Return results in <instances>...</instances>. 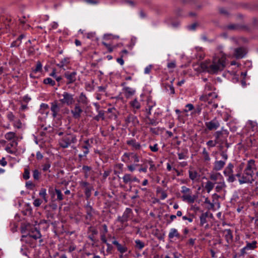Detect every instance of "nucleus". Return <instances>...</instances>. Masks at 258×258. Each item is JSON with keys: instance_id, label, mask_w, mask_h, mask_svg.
<instances>
[{"instance_id": "1", "label": "nucleus", "mask_w": 258, "mask_h": 258, "mask_svg": "<svg viewBox=\"0 0 258 258\" xmlns=\"http://www.w3.org/2000/svg\"><path fill=\"white\" fill-rule=\"evenodd\" d=\"M226 55L221 53L219 56L213 58L212 62L206 60L202 62L200 67L203 71H206L211 74H217L219 71H222L226 66Z\"/></svg>"}, {"instance_id": "2", "label": "nucleus", "mask_w": 258, "mask_h": 258, "mask_svg": "<svg viewBox=\"0 0 258 258\" xmlns=\"http://www.w3.org/2000/svg\"><path fill=\"white\" fill-rule=\"evenodd\" d=\"M254 173H252L244 169L242 175L240 173H238L235 175V176L239 178L238 181L240 184L244 183L251 184L254 181Z\"/></svg>"}, {"instance_id": "3", "label": "nucleus", "mask_w": 258, "mask_h": 258, "mask_svg": "<svg viewBox=\"0 0 258 258\" xmlns=\"http://www.w3.org/2000/svg\"><path fill=\"white\" fill-rule=\"evenodd\" d=\"M77 141L76 136L69 134L64 135L59 140V145L63 148H67L72 144L76 143Z\"/></svg>"}, {"instance_id": "4", "label": "nucleus", "mask_w": 258, "mask_h": 258, "mask_svg": "<svg viewBox=\"0 0 258 258\" xmlns=\"http://www.w3.org/2000/svg\"><path fill=\"white\" fill-rule=\"evenodd\" d=\"M74 95L68 92H63L61 94H58V97L59 98V102L64 105L71 106L75 103Z\"/></svg>"}, {"instance_id": "5", "label": "nucleus", "mask_w": 258, "mask_h": 258, "mask_svg": "<svg viewBox=\"0 0 258 258\" xmlns=\"http://www.w3.org/2000/svg\"><path fill=\"white\" fill-rule=\"evenodd\" d=\"M181 192L183 194L181 196V199L183 201H186L190 204H193L196 199V197L192 195V192L189 188L185 186L181 187Z\"/></svg>"}, {"instance_id": "6", "label": "nucleus", "mask_w": 258, "mask_h": 258, "mask_svg": "<svg viewBox=\"0 0 258 258\" xmlns=\"http://www.w3.org/2000/svg\"><path fill=\"white\" fill-rule=\"evenodd\" d=\"M228 135L229 132L228 130L224 129V127H222L220 131H216L214 134L215 139H216L220 144H222L226 141V138Z\"/></svg>"}, {"instance_id": "7", "label": "nucleus", "mask_w": 258, "mask_h": 258, "mask_svg": "<svg viewBox=\"0 0 258 258\" xmlns=\"http://www.w3.org/2000/svg\"><path fill=\"white\" fill-rule=\"evenodd\" d=\"M133 214L132 210L131 208H126L123 213L122 215L117 217V221L120 223H124L127 222L131 218Z\"/></svg>"}, {"instance_id": "8", "label": "nucleus", "mask_w": 258, "mask_h": 258, "mask_svg": "<svg viewBox=\"0 0 258 258\" xmlns=\"http://www.w3.org/2000/svg\"><path fill=\"white\" fill-rule=\"evenodd\" d=\"M83 112V108L80 104L76 103L74 107L71 110L72 116L75 119H79Z\"/></svg>"}, {"instance_id": "9", "label": "nucleus", "mask_w": 258, "mask_h": 258, "mask_svg": "<svg viewBox=\"0 0 258 258\" xmlns=\"http://www.w3.org/2000/svg\"><path fill=\"white\" fill-rule=\"evenodd\" d=\"M205 125L209 131L216 130L220 126V121L215 117L209 121L205 122Z\"/></svg>"}, {"instance_id": "10", "label": "nucleus", "mask_w": 258, "mask_h": 258, "mask_svg": "<svg viewBox=\"0 0 258 258\" xmlns=\"http://www.w3.org/2000/svg\"><path fill=\"white\" fill-rule=\"evenodd\" d=\"M77 73L76 71L66 72L64 77L67 79V84H73L77 80Z\"/></svg>"}, {"instance_id": "11", "label": "nucleus", "mask_w": 258, "mask_h": 258, "mask_svg": "<svg viewBox=\"0 0 258 258\" xmlns=\"http://www.w3.org/2000/svg\"><path fill=\"white\" fill-rule=\"evenodd\" d=\"M247 49L244 47L235 48L234 50V56L237 59L243 58L247 53Z\"/></svg>"}, {"instance_id": "12", "label": "nucleus", "mask_w": 258, "mask_h": 258, "mask_svg": "<svg viewBox=\"0 0 258 258\" xmlns=\"http://www.w3.org/2000/svg\"><path fill=\"white\" fill-rule=\"evenodd\" d=\"M91 145L90 143L89 140H86L84 141L83 144L81 145V148L83 151V154H79V157L82 159L83 157H86L89 153V149L91 148Z\"/></svg>"}, {"instance_id": "13", "label": "nucleus", "mask_w": 258, "mask_h": 258, "mask_svg": "<svg viewBox=\"0 0 258 258\" xmlns=\"http://www.w3.org/2000/svg\"><path fill=\"white\" fill-rule=\"evenodd\" d=\"M113 240L112 244L116 246L117 251L121 254H123L127 251V247L125 244H121L116 240L114 236L112 237Z\"/></svg>"}, {"instance_id": "14", "label": "nucleus", "mask_w": 258, "mask_h": 258, "mask_svg": "<svg viewBox=\"0 0 258 258\" xmlns=\"http://www.w3.org/2000/svg\"><path fill=\"white\" fill-rule=\"evenodd\" d=\"M126 83L125 82H122L121 84V86L123 87L122 91L125 96L126 98H129L135 94L136 90L132 88L126 86Z\"/></svg>"}, {"instance_id": "15", "label": "nucleus", "mask_w": 258, "mask_h": 258, "mask_svg": "<svg viewBox=\"0 0 258 258\" xmlns=\"http://www.w3.org/2000/svg\"><path fill=\"white\" fill-rule=\"evenodd\" d=\"M244 169L252 173H254V171L256 170V165L255 160L253 159L248 160L247 161L246 167Z\"/></svg>"}, {"instance_id": "16", "label": "nucleus", "mask_w": 258, "mask_h": 258, "mask_svg": "<svg viewBox=\"0 0 258 258\" xmlns=\"http://www.w3.org/2000/svg\"><path fill=\"white\" fill-rule=\"evenodd\" d=\"M126 144L132 147V150H139L142 147L140 143L137 142L134 139L127 140L126 141Z\"/></svg>"}, {"instance_id": "17", "label": "nucleus", "mask_w": 258, "mask_h": 258, "mask_svg": "<svg viewBox=\"0 0 258 258\" xmlns=\"http://www.w3.org/2000/svg\"><path fill=\"white\" fill-rule=\"evenodd\" d=\"M50 110L52 112V115L53 118L56 117L58 112L60 111V107L58 105L57 101L52 102L51 103Z\"/></svg>"}, {"instance_id": "18", "label": "nucleus", "mask_w": 258, "mask_h": 258, "mask_svg": "<svg viewBox=\"0 0 258 258\" xmlns=\"http://www.w3.org/2000/svg\"><path fill=\"white\" fill-rule=\"evenodd\" d=\"M89 100L86 94L82 92L79 96L77 103H79L81 105H83L86 106L89 104Z\"/></svg>"}, {"instance_id": "19", "label": "nucleus", "mask_w": 258, "mask_h": 258, "mask_svg": "<svg viewBox=\"0 0 258 258\" xmlns=\"http://www.w3.org/2000/svg\"><path fill=\"white\" fill-rule=\"evenodd\" d=\"M29 236L30 237L33 238L35 240L39 239V243L40 244L43 242L42 239L41 238V234L40 233V232L36 228H34L30 231V232L29 233Z\"/></svg>"}, {"instance_id": "20", "label": "nucleus", "mask_w": 258, "mask_h": 258, "mask_svg": "<svg viewBox=\"0 0 258 258\" xmlns=\"http://www.w3.org/2000/svg\"><path fill=\"white\" fill-rule=\"evenodd\" d=\"M102 229L100 231V239L103 243H106V234L108 232V228L106 224L102 225Z\"/></svg>"}, {"instance_id": "21", "label": "nucleus", "mask_w": 258, "mask_h": 258, "mask_svg": "<svg viewBox=\"0 0 258 258\" xmlns=\"http://www.w3.org/2000/svg\"><path fill=\"white\" fill-rule=\"evenodd\" d=\"M215 184H216L215 190L217 192H221L226 187L224 177H223L220 181H218V182H215Z\"/></svg>"}, {"instance_id": "22", "label": "nucleus", "mask_w": 258, "mask_h": 258, "mask_svg": "<svg viewBox=\"0 0 258 258\" xmlns=\"http://www.w3.org/2000/svg\"><path fill=\"white\" fill-rule=\"evenodd\" d=\"M223 177V176L219 172L211 173L209 176L210 181L214 182H218Z\"/></svg>"}, {"instance_id": "23", "label": "nucleus", "mask_w": 258, "mask_h": 258, "mask_svg": "<svg viewBox=\"0 0 258 258\" xmlns=\"http://www.w3.org/2000/svg\"><path fill=\"white\" fill-rule=\"evenodd\" d=\"M70 58L69 57H65L61 59V61H60L59 63H57L56 66L62 69L63 70H65L66 68L65 67H67V66L70 64Z\"/></svg>"}, {"instance_id": "24", "label": "nucleus", "mask_w": 258, "mask_h": 258, "mask_svg": "<svg viewBox=\"0 0 258 258\" xmlns=\"http://www.w3.org/2000/svg\"><path fill=\"white\" fill-rule=\"evenodd\" d=\"M180 237L181 235L176 229L174 228L170 229L168 233V238L170 239H173L174 237L180 238Z\"/></svg>"}, {"instance_id": "25", "label": "nucleus", "mask_w": 258, "mask_h": 258, "mask_svg": "<svg viewBox=\"0 0 258 258\" xmlns=\"http://www.w3.org/2000/svg\"><path fill=\"white\" fill-rule=\"evenodd\" d=\"M225 161H215L214 163L213 169L215 171L221 170L225 166Z\"/></svg>"}, {"instance_id": "26", "label": "nucleus", "mask_w": 258, "mask_h": 258, "mask_svg": "<svg viewBox=\"0 0 258 258\" xmlns=\"http://www.w3.org/2000/svg\"><path fill=\"white\" fill-rule=\"evenodd\" d=\"M132 152H125L121 156V160L124 163L127 164L132 162Z\"/></svg>"}, {"instance_id": "27", "label": "nucleus", "mask_w": 258, "mask_h": 258, "mask_svg": "<svg viewBox=\"0 0 258 258\" xmlns=\"http://www.w3.org/2000/svg\"><path fill=\"white\" fill-rule=\"evenodd\" d=\"M256 241H253L251 243L246 242V245L241 249V251L245 250H253L256 247Z\"/></svg>"}, {"instance_id": "28", "label": "nucleus", "mask_w": 258, "mask_h": 258, "mask_svg": "<svg viewBox=\"0 0 258 258\" xmlns=\"http://www.w3.org/2000/svg\"><path fill=\"white\" fill-rule=\"evenodd\" d=\"M233 165L229 163L223 171L224 175L226 176L233 173Z\"/></svg>"}, {"instance_id": "29", "label": "nucleus", "mask_w": 258, "mask_h": 258, "mask_svg": "<svg viewBox=\"0 0 258 258\" xmlns=\"http://www.w3.org/2000/svg\"><path fill=\"white\" fill-rule=\"evenodd\" d=\"M215 184V182L208 180L206 182L205 188L207 192H210L214 188Z\"/></svg>"}, {"instance_id": "30", "label": "nucleus", "mask_w": 258, "mask_h": 258, "mask_svg": "<svg viewBox=\"0 0 258 258\" xmlns=\"http://www.w3.org/2000/svg\"><path fill=\"white\" fill-rule=\"evenodd\" d=\"M224 232L226 233L225 235V239L227 242L229 243L230 241H232L233 239L232 231L228 229H225Z\"/></svg>"}, {"instance_id": "31", "label": "nucleus", "mask_w": 258, "mask_h": 258, "mask_svg": "<svg viewBox=\"0 0 258 258\" xmlns=\"http://www.w3.org/2000/svg\"><path fill=\"white\" fill-rule=\"evenodd\" d=\"M188 173L189 177L191 180L194 181L198 179V173L196 170L190 169L188 171Z\"/></svg>"}, {"instance_id": "32", "label": "nucleus", "mask_w": 258, "mask_h": 258, "mask_svg": "<svg viewBox=\"0 0 258 258\" xmlns=\"http://www.w3.org/2000/svg\"><path fill=\"white\" fill-rule=\"evenodd\" d=\"M135 248L139 250H141L145 246V243L140 239L135 240Z\"/></svg>"}, {"instance_id": "33", "label": "nucleus", "mask_w": 258, "mask_h": 258, "mask_svg": "<svg viewBox=\"0 0 258 258\" xmlns=\"http://www.w3.org/2000/svg\"><path fill=\"white\" fill-rule=\"evenodd\" d=\"M97 112L98 114L94 116L93 119L96 121H99L100 119L104 120L105 119L104 111L101 110Z\"/></svg>"}, {"instance_id": "34", "label": "nucleus", "mask_w": 258, "mask_h": 258, "mask_svg": "<svg viewBox=\"0 0 258 258\" xmlns=\"http://www.w3.org/2000/svg\"><path fill=\"white\" fill-rule=\"evenodd\" d=\"M208 215H209L208 212H206V213H203L201 215V216L200 217V225L201 226H204L205 224L207 223V218H208Z\"/></svg>"}, {"instance_id": "35", "label": "nucleus", "mask_w": 258, "mask_h": 258, "mask_svg": "<svg viewBox=\"0 0 258 258\" xmlns=\"http://www.w3.org/2000/svg\"><path fill=\"white\" fill-rule=\"evenodd\" d=\"M131 106L134 109L138 110L141 108V104L137 99H134L130 102Z\"/></svg>"}, {"instance_id": "36", "label": "nucleus", "mask_w": 258, "mask_h": 258, "mask_svg": "<svg viewBox=\"0 0 258 258\" xmlns=\"http://www.w3.org/2000/svg\"><path fill=\"white\" fill-rule=\"evenodd\" d=\"M16 138V134L15 132H9L5 135V138L8 141H12Z\"/></svg>"}, {"instance_id": "37", "label": "nucleus", "mask_w": 258, "mask_h": 258, "mask_svg": "<svg viewBox=\"0 0 258 258\" xmlns=\"http://www.w3.org/2000/svg\"><path fill=\"white\" fill-rule=\"evenodd\" d=\"M202 154L205 162H209L210 161L211 158L209 153L205 148H203Z\"/></svg>"}, {"instance_id": "38", "label": "nucleus", "mask_w": 258, "mask_h": 258, "mask_svg": "<svg viewBox=\"0 0 258 258\" xmlns=\"http://www.w3.org/2000/svg\"><path fill=\"white\" fill-rule=\"evenodd\" d=\"M123 182L127 184L129 182H132V176L130 174L126 173L122 177Z\"/></svg>"}, {"instance_id": "39", "label": "nucleus", "mask_w": 258, "mask_h": 258, "mask_svg": "<svg viewBox=\"0 0 258 258\" xmlns=\"http://www.w3.org/2000/svg\"><path fill=\"white\" fill-rule=\"evenodd\" d=\"M32 70L33 73L35 74H36L38 72H41L42 70V65L40 61H37L35 68Z\"/></svg>"}, {"instance_id": "40", "label": "nucleus", "mask_w": 258, "mask_h": 258, "mask_svg": "<svg viewBox=\"0 0 258 258\" xmlns=\"http://www.w3.org/2000/svg\"><path fill=\"white\" fill-rule=\"evenodd\" d=\"M93 188L92 186L90 185L89 186L85 188L84 192L86 197V199L88 200L90 198L91 196V191L93 190Z\"/></svg>"}, {"instance_id": "41", "label": "nucleus", "mask_w": 258, "mask_h": 258, "mask_svg": "<svg viewBox=\"0 0 258 258\" xmlns=\"http://www.w3.org/2000/svg\"><path fill=\"white\" fill-rule=\"evenodd\" d=\"M146 162L149 164L150 167H149V170L150 171H156L157 168L156 167L154 163V161L152 159L149 160H145Z\"/></svg>"}, {"instance_id": "42", "label": "nucleus", "mask_w": 258, "mask_h": 258, "mask_svg": "<svg viewBox=\"0 0 258 258\" xmlns=\"http://www.w3.org/2000/svg\"><path fill=\"white\" fill-rule=\"evenodd\" d=\"M43 83L45 85H49L51 86H54L55 85V82L50 78L44 79Z\"/></svg>"}, {"instance_id": "43", "label": "nucleus", "mask_w": 258, "mask_h": 258, "mask_svg": "<svg viewBox=\"0 0 258 258\" xmlns=\"http://www.w3.org/2000/svg\"><path fill=\"white\" fill-rule=\"evenodd\" d=\"M218 144H219V142L216 139H215V140H209L206 143V145L209 149L215 147Z\"/></svg>"}, {"instance_id": "44", "label": "nucleus", "mask_w": 258, "mask_h": 258, "mask_svg": "<svg viewBox=\"0 0 258 258\" xmlns=\"http://www.w3.org/2000/svg\"><path fill=\"white\" fill-rule=\"evenodd\" d=\"M54 191L57 196L56 200L61 201L63 200V196L60 189L55 188Z\"/></svg>"}, {"instance_id": "45", "label": "nucleus", "mask_w": 258, "mask_h": 258, "mask_svg": "<svg viewBox=\"0 0 258 258\" xmlns=\"http://www.w3.org/2000/svg\"><path fill=\"white\" fill-rule=\"evenodd\" d=\"M132 161L134 163H139L140 161V157L138 153L132 152Z\"/></svg>"}, {"instance_id": "46", "label": "nucleus", "mask_w": 258, "mask_h": 258, "mask_svg": "<svg viewBox=\"0 0 258 258\" xmlns=\"http://www.w3.org/2000/svg\"><path fill=\"white\" fill-rule=\"evenodd\" d=\"M49 75L54 78L57 82H59L62 79V77L60 76H58L56 75L55 69H53Z\"/></svg>"}, {"instance_id": "47", "label": "nucleus", "mask_w": 258, "mask_h": 258, "mask_svg": "<svg viewBox=\"0 0 258 258\" xmlns=\"http://www.w3.org/2000/svg\"><path fill=\"white\" fill-rule=\"evenodd\" d=\"M39 195L44 199L45 202H47L46 189L45 188H41L39 191Z\"/></svg>"}, {"instance_id": "48", "label": "nucleus", "mask_w": 258, "mask_h": 258, "mask_svg": "<svg viewBox=\"0 0 258 258\" xmlns=\"http://www.w3.org/2000/svg\"><path fill=\"white\" fill-rule=\"evenodd\" d=\"M41 173L37 169L33 171V177L35 180H38L40 179Z\"/></svg>"}, {"instance_id": "49", "label": "nucleus", "mask_w": 258, "mask_h": 258, "mask_svg": "<svg viewBox=\"0 0 258 258\" xmlns=\"http://www.w3.org/2000/svg\"><path fill=\"white\" fill-rule=\"evenodd\" d=\"M86 209L87 210V214L88 216L90 217H91L92 216V211H93V208L90 205V203L88 202L86 206Z\"/></svg>"}, {"instance_id": "50", "label": "nucleus", "mask_w": 258, "mask_h": 258, "mask_svg": "<svg viewBox=\"0 0 258 258\" xmlns=\"http://www.w3.org/2000/svg\"><path fill=\"white\" fill-rule=\"evenodd\" d=\"M50 167H51V162L49 161H48L42 165V170L44 172L49 171V172H50V171L49 170V169L50 168Z\"/></svg>"}, {"instance_id": "51", "label": "nucleus", "mask_w": 258, "mask_h": 258, "mask_svg": "<svg viewBox=\"0 0 258 258\" xmlns=\"http://www.w3.org/2000/svg\"><path fill=\"white\" fill-rule=\"evenodd\" d=\"M21 99L20 102H22L23 103L28 104L31 101V98L27 94L21 97Z\"/></svg>"}, {"instance_id": "52", "label": "nucleus", "mask_w": 258, "mask_h": 258, "mask_svg": "<svg viewBox=\"0 0 258 258\" xmlns=\"http://www.w3.org/2000/svg\"><path fill=\"white\" fill-rule=\"evenodd\" d=\"M187 151H185L182 152L177 153L178 159L179 160L184 159L187 158Z\"/></svg>"}, {"instance_id": "53", "label": "nucleus", "mask_w": 258, "mask_h": 258, "mask_svg": "<svg viewBox=\"0 0 258 258\" xmlns=\"http://www.w3.org/2000/svg\"><path fill=\"white\" fill-rule=\"evenodd\" d=\"M23 178L25 180H27L30 178V170L28 167H26L24 169Z\"/></svg>"}, {"instance_id": "54", "label": "nucleus", "mask_w": 258, "mask_h": 258, "mask_svg": "<svg viewBox=\"0 0 258 258\" xmlns=\"http://www.w3.org/2000/svg\"><path fill=\"white\" fill-rule=\"evenodd\" d=\"M194 109V111L192 113L193 114H197L198 115L201 114L202 110V105H197Z\"/></svg>"}, {"instance_id": "55", "label": "nucleus", "mask_w": 258, "mask_h": 258, "mask_svg": "<svg viewBox=\"0 0 258 258\" xmlns=\"http://www.w3.org/2000/svg\"><path fill=\"white\" fill-rule=\"evenodd\" d=\"M140 164H130L127 165V168L130 172H134L136 170V167L139 166Z\"/></svg>"}, {"instance_id": "56", "label": "nucleus", "mask_w": 258, "mask_h": 258, "mask_svg": "<svg viewBox=\"0 0 258 258\" xmlns=\"http://www.w3.org/2000/svg\"><path fill=\"white\" fill-rule=\"evenodd\" d=\"M102 44L105 46L109 52H111L113 51L114 47H113L110 44L107 43L105 42H102Z\"/></svg>"}, {"instance_id": "57", "label": "nucleus", "mask_w": 258, "mask_h": 258, "mask_svg": "<svg viewBox=\"0 0 258 258\" xmlns=\"http://www.w3.org/2000/svg\"><path fill=\"white\" fill-rule=\"evenodd\" d=\"M85 89L87 91L91 92L92 91L94 88L93 84L86 83Z\"/></svg>"}, {"instance_id": "58", "label": "nucleus", "mask_w": 258, "mask_h": 258, "mask_svg": "<svg viewBox=\"0 0 258 258\" xmlns=\"http://www.w3.org/2000/svg\"><path fill=\"white\" fill-rule=\"evenodd\" d=\"M166 89L169 92L170 94H174L175 93L174 88L172 84L168 85L166 87Z\"/></svg>"}, {"instance_id": "59", "label": "nucleus", "mask_w": 258, "mask_h": 258, "mask_svg": "<svg viewBox=\"0 0 258 258\" xmlns=\"http://www.w3.org/2000/svg\"><path fill=\"white\" fill-rule=\"evenodd\" d=\"M185 107L187 108V109L184 110V112H187L189 111H191V110H192L193 109H194V106L193 104H192L191 103L187 104L185 105Z\"/></svg>"}, {"instance_id": "60", "label": "nucleus", "mask_w": 258, "mask_h": 258, "mask_svg": "<svg viewBox=\"0 0 258 258\" xmlns=\"http://www.w3.org/2000/svg\"><path fill=\"white\" fill-rule=\"evenodd\" d=\"M42 203V201L39 199L34 200L33 202V205L36 207H39Z\"/></svg>"}, {"instance_id": "61", "label": "nucleus", "mask_w": 258, "mask_h": 258, "mask_svg": "<svg viewBox=\"0 0 258 258\" xmlns=\"http://www.w3.org/2000/svg\"><path fill=\"white\" fill-rule=\"evenodd\" d=\"M167 66L169 69H173L176 67V61L175 60H173L168 62Z\"/></svg>"}, {"instance_id": "62", "label": "nucleus", "mask_w": 258, "mask_h": 258, "mask_svg": "<svg viewBox=\"0 0 258 258\" xmlns=\"http://www.w3.org/2000/svg\"><path fill=\"white\" fill-rule=\"evenodd\" d=\"M139 166H140V168L138 170L139 172L146 173L147 172L148 167L147 165L143 166L142 164H140Z\"/></svg>"}, {"instance_id": "63", "label": "nucleus", "mask_w": 258, "mask_h": 258, "mask_svg": "<svg viewBox=\"0 0 258 258\" xmlns=\"http://www.w3.org/2000/svg\"><path fill=\"white\" fill-rule=\"evenodd\" d=\"M87 38L92 40L96 38V33L95 32H89L87 34Z\"/></svg>"}, {"instance_id": "64", "label": "nucleus", "mask_w": 258, "mask_h": 258, "mask_svg": "<svg viewBox=\"0 0 258 258\" xmlns=\"http://www.w3.org/2000/svg\"><path fill=\"white\" fill-rule=\"evenodd\" d=\"M79 184L80 186L84 188H86L90 185L89 182L84 181H80Z\"/></svg>"}]
</instances>
